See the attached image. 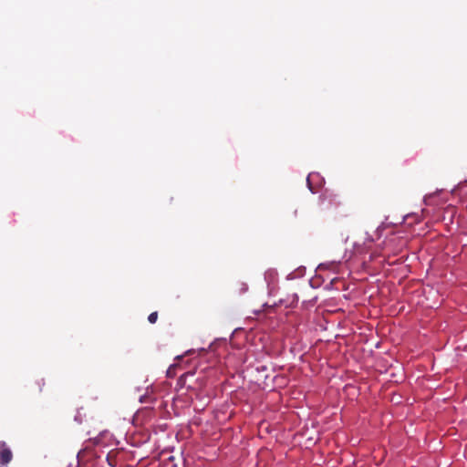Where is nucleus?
<instances>
[{
	"label": "nucleus",
	"instance_id": "nucleus-2",
	"mask_svg": "<svg viewBox=\"0 0 467 467\" xmlns=\"http://www.w3.org/2000/svg\"><path fill=\"white\" fill-rule=\"evenodd\" d=\"M13 458V453L5 441H0V467L8 464Z\"/></svg>",
	"mask_w": 467,
	"mask_h": 467
},
{
	"label": "nucleus",
	"instance_id": "nucleus-3",
	"mask_svg": "<svg viewBox=\"0 0 467 467\" xmlns=\"http://www.w3.org/2000/svg\"><path fill=\"white\" fill-rule=\"evenodd\" d=\"M157 319H158V312H156V311H155V312L150 313V314L149 315V317H148V320H149V322H150V323H151V324L156 323Z\"/></svg>",
	"mask_w": 467,
	"mask_h": 467
},
{
	"label": "nucleus",
	"instance_id": "nucleus-6",
	"mask_svg": "<svg viewBox=\"0 0 467 467\" xmlns=\"http://www.w3.org/2000/svg\"><path fill=\"white\" fill-rule=\"evenodd\" d=\"M293 213H294V216L296 217L297 216V210L296 209Z\"/></svg>",
	"mask_w": 467,
	"mask_h": 467
},
{
	"label": "nucleus",
	"instance_id": "nucleus-4",
	"mask_svg": "<svg viewBox=\"0 0 467 467\" xmlns=\"http://www.w3.org/2000/svg\"><path fill=\"white\" fill-rule=\"evenodd\" d=\"M307 184H308V188H309V190H310L312 192H314V190H313V188H312V186H311V184H310L309 177L307 178Z\"/></svg>",
	"mask_w": 467,
	"mask_h": 467
},
{
	"label": "nucleus",
	"instance_id": "nucleus-1",
	"mask_svg": "<svg viewBox=\"0 0 467 467\" xmlns=\"http://www.w3.org/2000/svg\"><path fill=\"white\" fill-rule=\"evenodd\" d=\"M319 202L327 211L335 210L342 204L339 195L327 190L319 196Z\"/></svg>",
	"mask_w": 467,
	"mask_h": 467
},
{
	"label": "nucleus",
	"instance_id": "nucleus-5",
	"mask_svg": "<svg viewBox=\"0 0 467 467\" xmlns=\"http://www.w3.org/2000/svg\"><path fill=\"white\" fill-rule=\"evenodd\" d=\"M188 375L192 376V375H193V373H192V372H188V373H185L183 376H184V377H186V376H188Z\"/></svg>",
	"mask_w": 467,
	"mask_h": 467
}]
</instances>
